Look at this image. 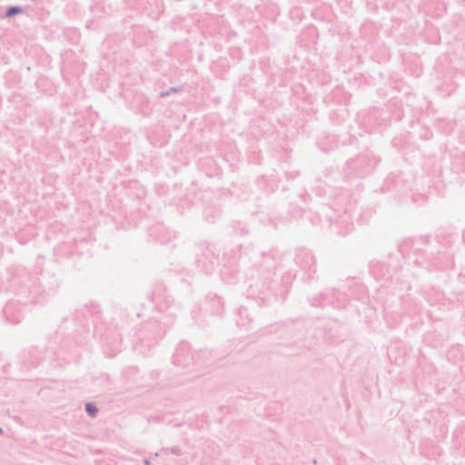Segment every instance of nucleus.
Returning a JSON list of instances; mask_svg holds the SVG:
<instances>
[{
    "label": "nucleus",
    "mask_w": 465,
    "mask_h": 465,
    "mask_svg": "<svg viewBox=\"0 0 465 465\" xmlns=\"http://www.w3.org/2000/svg\"><path fill=\"white\" fill-rule=\"evenodd\" d=\"M278 263L279 260L273 253H262L258 269V279L250 285L251 294L256 295L264 305H268L272 298H276L273 291L275 286L279 285V282L274 280Z\"/></svg>",
    "instance_id": "1"
},
{
    "label": "nucleus",
    "mask_w": 465,
    "mask_h": 465,
    "mask_svg": "<svg viewBox=\"0 0 465 465\" xmlns=\"http://www.w3.org/2000/svg\"><path fill=\"white\" fill-rule=\"evenodd\" d=\"M401 247H408L412 251L414 254L426 257V260L429 262V264L426 267L429 270H443L446 264L441 261V258L450 260V256L447 252L441 253L440 251H437V252H434L432 247L430 245L429 236H418L411 238L404 241Z\"/></svg>",
    "instance_id": "2"
},
{
    "label": "nucleus",
    "mask_w": 465,
    "mask_h": 465,
    "mask_svg": "<svg viewBox=\"0 0 465 465\" xmlns=\"http://www.w3.org/2000/svg\"><path fill=\"white\" fill-rule=\"evenodd\" d=\"M169 326L166 322L152 320L142 326L138 331V339L145 342L147 346L153 345L161 340L167 331Z\"/></svg>",
    "instance_id": "3"
},
{
    "label": "nucleus",
    "mask_w": 465,
    "mask_h": 465,
    "mask_svg": "<svg viewBox=\"0 0 465 465\" xmlns=\"http://www.w3.org/2000/svg\"><path fill=\"white\" fill-rule=\"evenodd\" d=\"M196 362L194 356L192 354L190 344L182 341L173 355V363L182 368H188Z\"/></svg>",
    "instance_id": "4"
},
{
    "label": "nucleus",
    "mask_w": 465,
    "mask_h": 465,
    "mask_svg": "<svg viewBox=\"0 0 465 465\" xmlns=\"http://www.w3.org/2000/svg\"><path fill=\"white\" fill-rule=\"evenodd\" d=\"M196 263L203 270L210 271L213 269V264L216 256L213 250L209 247L206 242H200L196 246L195 250Z\"/></svg>",
    "instance_id": "5"
},
{
    "label": "nucleus",
    "mask_w": 465,
    "mask_h": 465,
    "mask_svg": "<svg viewBox=\"0 0 465 465\" xmlns=\"http://www.w3.org/2000/svg\"><path fill=\"white\" fill-rule=\"evenodd\" d=\"M295 262L302 270L307 272L311 277L316 272V259L313 253L306 248H299L296 251Z\"/></svg>",
    "instance_id": "6"
},
{
    "label": "nucleus",
    "mask_w": 465,
    "mask_h": 465,
    "mask_svg": "<svg viewBox=\"0 0 465 465\" xmlns=\"http://www.w3.org/2000/svg\"><path fill=\"white\" fill-rule=\"evenodd\" d=\"M4 316L5 317L6 322L16 324L21 321V315L16 310V306L14 302H7L3 309Z\"/></svg>",
    "instance_id": "7"
},
{
    "label": "nucleus",
    "mask_w": 465,
    "mask_h": 465,
    "mask_svg": "<svg viewBox=\"0 0 465 465\" xmlns=\"http://www.w3.org/2000/svg\"><path fill=\"white\" fill-rule=\"evenodd\" d=\"M367 156L358 155L356 158H351L347 164L356 175H362L366 173L363 169V164L367 163Z\"/></svg>",
    "instance_id": "8"
},
{
    "label": "nucleus",
    "mask_w": 465,
    "mask_h": 465,
    "mask_svg": "<svg viewBox=\"0 0 465 465\" xmlns=\"http://www.w3.org/2000/svg\"><path fill=\"white\" fill-rule=\"evenodd\" d=\"M167 288L163 282H156L150 294V299L154 302L167 301Z\"/></svg>",
    "instance_id": "9"
},
{
    "label": "nucleus",
    "mask_w": 465,
    "mask_h": 465,
    "mask_svg": "<svg viewBox=\"0 0 465 465\" xmlns=\"http://www.w3.org/2000/svg\"><path fill=\"white\" fill-rule=\"evenodd\" d=\"M238 314H239V319L237 320L238 325L246 326L252 321V319L250 317L248 309L244 306H241L239 308Z\"/></svg>",
    "instance_id": "10"
},
{
    "label": "nucleus",
    "mask_w": 465,
    "mask_h": 465,
    "mask_svg": "<svg viewBox=\"0 0 465 465\" xmlns=\"http://www.w3.org/2000/svg\"><path fill=\"white\" fill-rule=\"evenodd\" d=\"M327 293H321L318 296L312 297L310 299L311 305L313 307H322L324 306L327 300Z\"/></svg>",
    "instance_id": "11"
},
{
    "label": "nucleus",
    "mask_w": 465,
    "mask_h": 465,
    "mask_svg": "<svg viewBox=\"0 0 465 465\" xmlns=\"http://www.w3.org/2000/svg\"><path fill=\"white\" fill-rule=\"evenodd\" d=\"M23 8L20 5H10L5 9V18H11L16 15L22 14Z\"/></svg>",
    "instance_id": "12"
},
{
    "label": "nucleus",
    "mask_w": 465,
    "mask_h": 465,
    "mask_svg": "<svg viewBox=\"0 0 465 465\" xmlns=\"http://www.w3.org/2000/svg\"><path fill=\"white\" fill-rule=\"evenodd\" d=\"M85 412L91 418H95L98 414V408L94 402H86L84 406Z\"/></svg>",
    "instance_id": "13"
},
{
    "label": "nucleus",
    "mask_w": 465,
    "mask_h": 465,
    "mask_svg": "<svg viewBox=\"0 0 465 465\" xmlns=\"http://www.w3.org/2000/svg\"><path fill=\"white\" fill-rule=\"evenodd\" d=\"M183 86L170 87L169 89H167L165 91H162L159 94V97L165 98V97L169 96L171 94L181 93L183 91Z\"/></svg>",
    "instance_id": "14"
},
{
    "label": "nucleus",
    "mask_w": 465,
    "mask_h": 465,
    "mask_svg": "<svg viewBox=\"0 0 465 465\" xmlns=\"http://www.w3.org/2000/svg\"><path fill=\"white\" fill-rule=\"evenodd\" d=\"M197 357L198 358H203V361L206 362L207 361H209L210 358L213 357V351L208 350V349L200 350V351L198 352Z\"/></svg>",
    "instance_id": "15"
},
{
    "label": "nucleus",
    "mask_w": 465,
    "mask_h": 465,
    "mask_svg": "<svg viewBox=\"0 0 465 465\" xmlns=\"http://www.w3.org/2000/svg\"><path fill=\"white\" fill-rule=\"evenodd\" d=\"M40 361H41L40 359H38V358L35 357V360H34V361H32L30 364H27V362H26V361H24V365H25V367L26 369H29V368H31V367H32V368H35V367H36V366H37V364H38V362H39Z\"/></svg>",
    "instance_id": "16"
},
{
    "label": "nucleus",
    "mask_w": 465,
    "mask_h": 465,
    "mask_svg": "<svg viewBox=\"0 0 465 465\" xmlns=\"http://www.w3.org/2000/svg\"><path fill=\"white\" fill-rule=\"evenodd\" d=\"M169 450L171 453H173L174 455H177V456L182 455V450L179 446H173V447L170 448Z\"/></svg>",
    "instance_id": "17"
},
{
    "label": "nucleus",
    "mask_w": 465,
    "mask_h": 465,
    "mask_svg": "<svg viewBox=\"0 0 465 465\" xmlns=\"http://www.w3.org/2000/svg\"><path fill=\"white\" fill-rule=\"evenodd\" d=\"M143 464H144V465H151V461H150V460H149V459H144V460H143Z\"/></svg>",
    "instance_id": "18"
},
{
    "label": "nucleus",
    "mask_w": 465,
    "mask_h": 465,
    "mask_svg": "<svg viewBox=\"0 0 465 465\" xmlns=\"http://www.w3.org/2000/svg\"><path fill=\"white\" fill-rule=\"evenodd\" d=\"M4 432V430L3 428L0 427V434H2Z\"/></svg>",
    "instance_id": "19"
}]
</instances>
